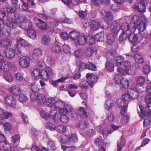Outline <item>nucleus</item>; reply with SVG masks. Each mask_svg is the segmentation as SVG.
Instances as JSON below:
<instances>
[{"instance_id":"1","label":"nucleus","mask_w":151,"mask_h":151,"mask_svg":"<svg viewBox=\"0 0 151 151\" xmlns=\"http://www.w3.org/2000/svg\"><path fill=\"white\" fill-rule=\"evenodd\" d=\"M21 18V17L19 14L16 13L12 18L7 19V26H6L5 30L4 31V34L3 33L5 36L8 37L9 36L11 32L10 28H16Z\"/></svg>"},{"instance_id":"2","label":"nucleus","mask_w":151,"mask_h":151,"mask_svg":"<svg viewBox=\"0 0 151 151\" xmlns=\"http://www.w3.org/2000/svg\"><path fill=\"white\" fill-rule=\"evenodd\" d=\"M24 47H20L19 45L16 44L14 47V50L11 48H7L4 50V54L6 58L9 59H12L15 55V53L17 54L19 56L24 53L22 50Z\"/></svg>"},{"instance_id":"3","label":"nucleus","mask_w":151,"mask_h":151,"mask_svg":"<svg viewBox=\"0 0 151 151\" xmlns=\"http://www.w3.org/2000/svg\"><path fill=\"white\" fill-rule=\"evenodd\" d=\"M146 99L147 107L145 109V111L144 112L143 111V107L140 104L138 105L141 111L140 117L143 119L148 117L149 114L151 115V111L149 109V107H151V95L149 94L148 95H147Z\"/></svg>"},{"instance_id":"4","label":"nucleus","mask_w":151,"mask_h":151,"mask_svg":"<svg viewBox=\"0 0 151 151\" xmlns=\"http://www.w3.org/2000/svg\"><path fill=\"white\" fill-rule=\"evenodd\" d=\"M146 99L147 107L145 109V111L144 112L143 111V107L140 104L138 105L141 111L140 117L143 119L148 117L149 114L151 115V111L149 109V107H151V95L149 94L148 95H147Z\"/></svg>"},{"instance_id":"5","label":"nucleus","mask_w":151,"mask_h":151,"mask_svg":"<svg viewBox=\"0 0 151 151\" xmlns=\"http://www.w3.org/2000/svg\"><path fill=\"white\" fill-rule=\"evenodd\" d=\"M122 32L130 34V32H134L136 30V28L134 24L133 23H125L123 24L121 26Z\"/></svg>"},{"instance_id":"6","label":"nucleus","mask_w":151,"mask_h":151,"mask_svg":"<svg viewBox=\"0 0 151 151\" xmlns=\"http://www.w3.org/2000/svg\"><path fill=\"white\" fill-rule=\"evenodd\" d=\"M123 66L124 70L119 68L118 69L117 72L119 73H120L123 75L128 74V71L131 68V63L128 60H126L124 62Z\"/></svg>"},{"instance_id":"7","label":"nucleus","mask_w":151,"mask_h":151,"mask_svg":"<svg viewBox=\"0 0 151 151\" xmlns=\"http://www.w3.org/2000/svg\"><path fill=\"white\" fill-rule=\"evenodd\" d=\"M16 99L13 96L8 95L5 97V103L6 106L14 108L16 107Z\"/></svg>"},{"instance_id":"8","label":"nucleus","mask_w":151,"mask_h":151,"mask_svg":"<svg viewBox=\"0 0 151 151\" xmlns=\"http://www.w3.org/2000/svg\"><path fill=\"white\" fill-rule=\"evenodd\" d=\"M19 62L21 67L24 68H27L29 66L30 59L28 57L23 56L19 58Z\"/></svg>"},{"instance_id":"9","label":"nucleus","mask_w":151,"mask_h":151,"mask_svg":"<svg viewBox=\"0 0 151 151\" xmlns=\"http://www.w3.org/2000/svg\"><path fill=\"white\" fill-rule=\"evenodd\" d=\"M53 75V71L51 68L49 67H47L45 70H42L40 72L41 78L45 80L48 79L49 76Z\"/></svg>"},{"instance_id":"10","label":"nucleus","mask_w":151,"mask_h":151,"mask_svg":"<svg viewBox=\"0 0 151 151\" xmlns=\"http://www.w3.org/2000/svg\"><path fill=\"white\" fill-rule=\"evenodd\" d=\"M31 89L32 92L31 93L30 99L32 101H34L35 99V98L38 94V92L39 90V86H37L36 84L35 83L32 84L31 86Z\"/></svg>"},{"instance_id":"11","label":"nucleus","mask_w":151,"mask_h":151,"mask_svg":"<svg viewBox=\"0 0 151 151\" xmlns=\"http://www.w3.org/2000/svg\"><path fill=\"white\" fill-rule=\"evenodd\" d=\"M12 66V65L11 63L7 61L0 63V69L3 72H8L10 70Z\"/></svg>"},{"instance_id":"12","label":"nucleus","mask_w":151,"mask_h":151,"mask_svg":"<svg viewBox=\"0 0 151 151\" xmlns=\"http://www.w3.org/2000/svg\"><path fill=\"white\" fill-rule=\"evenodd\" d=\"M142 36L139 34L135 35L130 33L128 39L132 42H136L140 41L142 39Z\"/></svg>"},{"instance_id":"13","label":"nucleus","mask_w":151,"mask_h":151,"mask_svg":"<svg viewBox=\"0 0 151 151\" xmlns=\"http://www.w3.org/2000/svg\"><path fill=\"white\" fill-rule=\"evenodd\" d=\"M32 24L31 21L25 19L20 23V27L24 30H28L32 27Z\"/></svg>"},{"instance_id":"14","label":"nucleus","mask_w":151,"mask_h":151,"mask_svg":"<svg viewBox=\"0 0 151 151\" xmlns=\"http://www.w3.org/2000/svg\"><path fill=\"white\" fill-rule=\"evenodd\" d=\"M145 0H141L137 4L133 6V8L141 12L145 11L146 8L145 6Z\"/></svg>"},{"instance_id":"15","label":"nucleus","mask_w":151,"mask_h":151,"mask_svg":"<svg viewBox=\"0 0 151 151\" xmlns=\"http://www.w3.org/2000/svg\"><path fill=\"white\" fill-rule=\"evenodd\" d=\"M111 29L113 33L116 34L121 29V25L119 22L114 21L112 23Z\"/></svg>"},{"instance_id":"16","label":"nucleus","mask_w":151,"mask_h":151,"mask_svg":"<svg viewBox=\"0 0 151 151\" xmlns=\"http://www.w3.org/2000/svg\"><path fill=\"white\" fill-rule=\"evenodd\" d=\"M38 22L35 23L36 26L40 29L43 30H47L48 26L47 23L45 22L38 18L36 19Z\"/></svg>"},{"instance_id":"17","label":"nucleus","mask_w":151,"mask_h":151,"mask_svg":"<svg viewBox=\"0 0 151 151\" xmlns=\"http://www.w3.org/2000/svg\"><path fill=\"white\" fill-rule=\"evenodd\" d=\"M141 19L142 22L138 24L137 27L138 30L140 32H143L146 29V23L147 22V20L145 16H142Z\"/></svg>"},{"instance_id":"18","label":"nucleus","mask_w":151,"mask_h":151,"mask_svg":"<svg viewBox=\"0 0 151 151\" xmlns=\"http://www.w3.org/2000/svg\"><path fill=\"white\" fill-rule=\"evenodd\" d=\"M101 14L105 17L107 21H111L113 20V14L110 11L103 10L102 11Z\"/></svg>"},{"instance_id":"19","label":"nucleus","mask_w":151,"mask_h":151,"mask_svg":"<svg viewBox=\"0 0 151 151\" xmlns=\"http://www.w3.org/2000/svg\"><path fill=\"white\" fill-rule=\"evenodd\" d=\"M55 99L52 98H48L46 102V105L50 107V111H52L55 110Z\"/></svg>"},{"instance_id":"20","label":"nucleus","mask_w":151,"mask_h":151,"mask_svg":"<svg viewBox=\"0 0 151 151\" xmlns=\"http://www.w3.org/2000/svg\"><path fill=\"white\" fill-rule=\"evenodd\" d=\"M86 37L83 36L78 37L74 42L76 46L84 45L86 43Z\"/></svg>"},{"instance_id":"21","label":"nucleus","mask_w":151,"mask_h":151,"mask_svg":"<svg viewBox=\"0 0 151 151\" xmlns=\"http://www.w3.org/2000/svg\"><path fill=\"white\" fill-rule=\"evenodd\" d=\"M12 42L10 39L5 38L2 39L0 41V46L4 47H9L11 45Z\"/></svg>"},{"instance_id":"22","label":"nucleus","mask_w":151,"mask_h":151,"mask_svg":"<svg viewBox=\"0 0 151 151\" xmlns=\"http://www.w3.org/2000/svg\"><path fill=\"white\" fill-rule=\"evenodd\" d=\"M42 50L41 48H36L33 51L32 57L34 59H37L42 55Z\"/></svg>"},{"instance_id":"23","label":"nucleus","mask_w":151,"mask_h":151,"mask_svg":"<svg viewBox=\"0 0 151 151\" xmlns=\"http://www.w3.org/2000/svg\"><path fill=\"white\" fill-rule=\"evenodd\" d=\"M101 125L97 127V129L99 131H101L102 134L104 138H106L108 134L110 133V131L107 128H102Z\"/></svg>"},{"instance_id":"24","label":"nucleus","mask_w":151,"mask_h":151,"mask_svg":"<svg viewBox=\"0 0 151 151\" xmlns=\"http://www.w3.org/2000/svg\"><path fill=\"white\" fill-rule=\"evenodd\" d=\"M51 116H53V119L56 123H58L60 121V113H57L56 111H50Z\"/></svg>"},{"instance_id":"25","label":"nucleus","mask_w":151,"mask_h":151,"mask_svg":"<svg viewBox=\"0 0 151 151\" xmlns=\"http://www.w3.org/2000/svg\"><path fill=\"white\" fill-rule=\"evenodd\" d=\"M88 123L84 120H81L76 124L77 128H78L81 130L85 129L87 127Z\"/></svg>"},{"instance_id":"26","label":"nucleus","mask_w":151,"mask_h":151,"mask_svg":"<svg viewBox=\"0 0 151 151\" xmlns=\"http://www.w3.org/2000/svg\"><path fill=\"white\" fill-rule=\"evenodd\" d=\"M34 101H37L38 103L40 104H43L46 101V98L44 95L42 94H37Z\"/></svg>"},{"instance_id":"27","label":"nucleus","mask_w":151,"mask_h":151,"mask_svg":"<svg viewBox=\"0 0 151 151\" xmlns=\"http://www.w3.org/2000/svg\"><path fill=\"white\" fill-rule=\"evenodd\" d=\"M91 26L92 30L96 31L99 29L101 27L100 24L97 21L93 20L91 22Z\"/></svg>"},{"instance_id":"28","label":"nucleus","mask_w":151,"mask_h":151,"mask_svg":"<svg viewBox=\"0 0 151 151\" xmlns=\"http://www.w3.org/2000/svg\"><path fill=\"white\" fill-rule=\"evenodd\" d=\"M86 77L88 79L90 82L92 83V86L93 83L96 82L97 81L98 77L97 75H93L91 73H88L87 74Z\"/></svg>"},{"instance_id":"29","label":"nucleus","mask_w":151,"mask_h":151,"mask_svg":"<svg viewBox=\"0 0 151 151\" xmlns=\"http://www.w3.org/2000/svg\"><path fill=\"white\" fill-rule=\"evenodd\" d=\"M50 38L47 35H44L41 37V42L44 45H47L50 42Z\"/></svg>"},{"instance_id":"30","label":"nucleus","mask_w":151,"mask_h":151,"mask_svg":"<svg viewBox=\"0 0 151 151\" xmlns=\"http://www.w3.org/2000/svg\"><path fill=\"white\" fill-rule=\"evenodd\" d=\"M0 112L2 115V117L4 121L5 119H8L10 117H11L12 116V113L6 111L3 109L0 110Z\"/></svg>"},{"instance_id":"31","label":"nucleus","mask_w":151,"mask_h":151,"mask_svg":"<svg viewBox=\"0 0 151 151\" xmlns=\"http://www.w3.org/2000/svg\"><path fill=\"white\" fill-rule=\"evenodd\" d=\"M72 110V108L69 106H66L65 108L64 107L60 109V113L61 115L67 114L70 111Z\"/></svg>"},{"instance_id":"32","label":"nucleus","mask_w":151,"mask_h":151,"mask_svg":"<svg viewBox=\"0 0 151 151\" xmlns=\"http://www.w3.org/2000/svg\"><path fill=\"white\" fill-rule=\"evenodd\" d=\"M17 40L18 44L21 45L22 46L27 47H30L31 46V45L29 44L27 41L20 37H18Z\"/></svg>"},{"instance_id":"33","label":"nucleus","mask_w":151,"mask_h":151,"mask_svg":"<svg viewBox=\"0 0 151 151\" xmlns=\"http://www.w3.org/2000/svg\"><path fill=\"white\" fill-rule=\"evenodd\" d=\"M115 51L113 50H109L106 53V56L109 61H111L114 58L115 55Z\"/></svg>"},{"instance_id":"34","label":"nucleus","mask_w":151,"mask_h":151,"mask_svg":"<svg viewBox=\"0 0 151 151\" xmlns=\"http://www.w3.org/2000/svg\"><path fill=\"white\" fill-rule=\"evenodd\" d=\"M136 91H134L133 89H131L130 94L131 98L132 99H135L137 98L138 96V92L140 91L141 89L136 88Z\"/></svg>"},{"instance_id":"35","label":"nucleus","mask_w":151,"mask_h":151,"mask_svg":"<svg viewBox=\"0 0 151 151\" xmlns=\"http://www.w3.org/2000/svg\"><path fill=\"white\" fill-rule=\"evenodd\" d=\"M10 92L15 95H19L21 93V90L19 87L14 86L10 88Z\"/></svg>"},{"instance_id":"36","label":"nucleus","mask_w":151,"mask_h":151,"mask_svg":"<svg viewBox=\"0 0 151 151\" xmlns=\"http://www.w3.org/2000/svg\"><path fill=\"white\" fill-rule=\"evenodd\" d=\"M59 43L56 41L52 47V49L53 51L56 53H58L61 51V48L59 45Z\"/></svg>"},{"instance_id":"37","label":"nucleus","mask_w":151,"mask_h":151,"mask_svg":"<svg viewBox=\"0 0 151 151\" xmlns=\"http://www.w3.org/2000/svg\"><path fill=\"white\" fill-rule=\"evenodd\" d=\"M32 75L34 79L35 80L39 79L40 77V70L38 68L34 69L32 72Z\"/></svg>"},{"instance_id":"38","label":"nucleus","mask_w":151,"mask_h":151,"mask_svg":"<svg viewBox=\"0 0 151 151\" xmlns=\"http://www.w3.org/2000/svg\"><path fill=\"white\" fill-rule=\"evenodd\" d=\"M125 143V140L124 138L121 137L120 139L117 142V151H122V149Z\"/></svg>"},{"instance_id":"39","label":"nucleus","mask_w":151,"mask_h":151,"mask_svg":"<svg viewBox=\"0 0 151 151\" xmlns=\"http://www.w3.org/2000/svg\"><path fill=\"white\" fill-rule=\"evenodd\" d=\"M95 50L94 48L93 47H88L85 50V54L88 57L91 56L95 52Z\"/></svg>"},{"instance_id":"40","label":"nucleus","mask_w":151,"mask_h":151,"mask_svg":"<svg viewBox=\"0 0 151 151\" xmlns=\"http://www.w3.org/2000/svg\"><path fill=\"white\" fill-rule=\"evenodd\" d=\"M80 86L84 89H87L89 86L91 87H92V83L88 81H83L81 82L80 84Z\"/></svg>"},{"instance_id":"41","label":"nucleus","mask_w":151,"mask_h":151,"mask_svg":"<svg viewBox=\"0 0 151 151\" xmlns=\"http://www.w3.org/2000/svg\"><path fill=\"white\" fill-rule=\"evenodd\" d=\"M48 148L50 150L55 151L57 147L54 142L52 140H49L47 142Z\"/></svg>"},{"instance_id":"42","label":"nucleus","mask_w":151,"mask_h":151,"mask_svg":"<svg viewBox=\"0 0 151 151\" xmlns=\"http://www.w3.org/2000/svg\"><path fill=\"white\" fill-rule=\"evenodd\" d=\"M145 81L144 77L142 76L138 77L137 79V83L138 84L136 85V88H138L141 89L142 88V85L144 83Z\"/></svg>"},{"instance_id":"43","label":"nucleus","mask_w":151,"mask_h":151,"mask_svg":"<svg viewBox=\"0 0 151 151\" xmlns=\"http://www.w3.org/2000/svg\"><path fill=\"white\" fill-rule=\"evenodd\" d=\"M134 58L135 61L138 63H142L144 62V59L140 55L135 53L134 54Z\"/></svg>"},{"instance_id":"44","label":"nucleus","mask_w":151,"mask_h":151,"mask_svg":"<svg viewBox=\"0 0 151 151\" xmlns=\"http://www.w3.org/2000/svg\"><path fill=\"white\" fill-rule=\"evenodd\" d=\"M65 106V104L62 101L59 100L56 101H55V111H56L57 109H60L61 108L64 107Z\"/></svg>"},{"instance_id":"45","label":"nucleus","mask_w":151,"mask_h":151,"mask_svg":"<svg viewBox=\"0 0 151 151\" xmlns=\"http://www.w3.org/2000/svg\"><path fill=\"white\" fill-rule=\"evenodd\" d=\"M116 103L119 107H128V103H126L122 98L118 99L116 101Z\"/></svg>"},{"instance_id":"46","label":"nucleus","mask_w":151,"mask_h":151,"mask_svg":"<svg viewBox=\"0 0 151 151\" xmlns=\"http://www.w3.org/2000/svg\"><path fill=\"white\" fill-rule=\"evenodd\" d=\"M3 76L5 79L9 82H12L14 80V77L9 73H6L4 74Z\"/></svg>"},{"instance_id":"47","label":"nucleus","mask_w":151,"mask_h":151,"mask_svg":"<svg viewBox=\"0 0 151 151\" xmlns=\"http://www.w3.org/2000/svg\"><path fill=\"white\" fill-rule=\"evenodd\" d=\"M27 34L29 36L33 39H35L36 38V32L31 28L27 30Z\"/></svg>"},{"instance_id":"48","label":"nucleus","mask_w":151,"mask_h":151,"mask_svg":"<svg viewBox=\"0 0 151 151\" xmlns=\"http://www.w3.org/2000/svg\"><path fill=\"white\" fill-rule=\"evenodd\" d=\"M95 37L96 40L99 41H102L104 39V33L102 32L98 33L95 35Z\"/></svg>"},{"instance_id":"49","label":"nucleus","mask_w":151,"mask_h":151,"mask_svg":"<svg viewBox=\"0 0 151 151\" xmlns=\"http://www.w3.org/2000/svg\"><path fill=\"white\" fill-rule=\"evenodd\" d=\"M67 79V77H62L56 81H52V84L55 87L59 85V83H63Z\"/></svg>"},{"instance_id":"50","label":"nucleus","mask_w":151,"mask_h":151,"mask_svg":"<svg viewBox=\"0 0 151 151\" xmlns=\"http://www.w3.org/2000/svg\"><path fill=\"white\" fill-rule=\"evenodd\" d=\"M79 35V33L78 32L73 31L70 33L69 37L75 41L78 38Z\"/></svg>"},{"instance_id":"51","label":"nucleus","mask_w":151,"mask_h":151,"mask_svg":"<svg viewBox=\"0 0 151 151\" xmlns=\"http://www.w3.org/2000/svg\"><path fill=\"white\" fill-rule=\"evenodd\" d=\"M80 114L81 117L84 118L87 117L88 115V113L85 110V109L81 107L79 109Z\"/></svg>"},{"instance_id":"52","label":"nucleus","mask_w":151,"mask_h":151,"mask_svg":"<svg viewBox=\"0 0 151 151\" xmlns=\"http://www.w3.org/2000/svg\"><path fill=\"white\" fill-rule=\"evenodd\" d=\"M120 84L122 87L124 88H127L129 86V81L126 78H122L120 81Z\"/></svg>"},{"instance_id":"53","label":"nucleus","mask_w":151,"mask_h":151,"mask_svg":"<svg viewBox=\"0 0 151 151\" xmlns=\"http://www.w3.org/2000/svg\"><path fill=\"white\" fill-rule=\"evenodd\" d=\"M41 116L44 119L48 120L50 118L51 116L49 113L46 111L44 110L42 111L40 113Z\"/></svg>"},{"instance_id":"54","label":"nucleus","mask_w":151,"mask_h":151,"mask_svg":"<svg viewBox=\"0 0 151 151\" xmlns=\"http://www.w3.org/2000/svg\"><path fill=\"white\" fill-rule=\"evenodd\" d=\"M107 43L109 45L112 44L115 41L114 37L111 33H109L107 35Z\"/></svg>"},{"instance_id":"55","label":"nucleus","mask_w":151,"mask_h":151,"mask_svg":"<svg viewBox=\"0 0 151 151\" xmlns=\"http://www.w3.org/2000/svg\"><path fill=\"white\" fill-rule=\"evenodd\" d=\"M130 34L122 32L120 35L119 39L120 41H124L126 40L128 38L129 35Z\"/></svg>"},{"instance_id":"56","label":"nucleus","mask_w":151,"mask_h":151,"mask_svg":"<svg viewBox=\"0 0 151 151\" xmlns=\"http://www.w3.org/2000/svg\"><path fill=\"white\" fill-rule=\"evenodd\" d=\"M70 136L63 135L61 137L60 141L62 144L65 143L70 142Z\"/></svg>"},{"instance_id":"57","label":"nucleus","mask_w":151,"mask_h":151,"mask_svg":"<svg viewBox=\"0 0 151 151\" xmlns=\"http://www.w3.org/2000/svg\"><path fill=\"white\" fill-rule=\"evenodd\" d=\"M86 42L90 45H91L95 43V39L92 36L90 35L86 37Z\"/></svg>"},{"instance_id":"58","label":"nucleus","mask_w":151,"mask_h":151,"mask_svg":"<svg viewBox=\"0 0 151 151\" xmlns=\"http://www.w3.org/2000/svg\"><path fill=\"white\" fill-rule=\"evenodd\" d=\"M3 147L4 151H12L11 145L7 142H5L3 144Z\"/></svg>"},{"instance_id":"59","label":"nucleus","mask_w":151,"mask_h":151,"mask_svg":"<svg viewBox=\"0 0 151 151\" xmlns=\"http://www.w3.org/2000/svg\"><path fill=\"white\" fill-rule=\"evenodd\" d=\"M115 61L116 65L119 66L122 64V63L124 61V59L121 56H118L116 57Z\"/></svg>"},{"instance_id":"60","label":"nucleus","mask_w":151,"mask_h":151,"mask_svg":"<svg viewBox=\"0 0 151 151\" xmlns=\"http://www.w3.org/2000/svg\"><path fill=\"white\" fill-rule=\"evenodd\" d=\"M86 68L93 71H95L96 69L95 65L90 62H88L86 64Z\"/></svg>"},{"instance_id":"61","label":"nucleus","mask_w":151,"mask_h":151,"mask_svg":"<svg viewBox=\"0 0 151 151\" xmlns=\"http://www.w3.org/2000/svg\"><path fill=\"white\" fill-rule=\"evenodd\" d=\"M45 66L46 65L44 62L43 60H40L38 61L36 65L37 68L39 69L40 70L44 69Z\"/></svg>"},{"instance_id":"62","label":"nucleus","mask_w":151,"mask_h":151,"mask_svg":"<svg viewBox=\"0 0 151 151\" xmlns=\"http://www.w3.org/2000/svg\"><path fill=\"white\" fill-rule=\"evenodd\" d=\"M46 126L47 128L50 130L54 131L56 129V126L52 122H48L46 123Z\"/></svg>"},{"instance_id":"63","label":"nucleus","mask_w":151,"mask_h":151,"mask_svg":"<svg viewBox=\"0 0 151 151\" xmlns=\"http://www.w3.org/2000/svg\"><path fill=\"white\" fill-rule=\"evenodd\" d=\"M114 105V101L112 100L107 101L105 104V108L108 109L112 108Z\"/></svg>"},{"instance_id":"64","label":"nucleus","mask_w":151,"mask_h":151,"mask_svg":"<svg viewBox=\"0 0 151 151\" xmlns=\"http://www.w3.org/2000/svg\"><path fill=\"white\" fill-rule=\"evenodd\" d=\"M148 118L145 119L143 121V127H147L151 123V115L149 114Z\"/></svg>"}]
</instances>
